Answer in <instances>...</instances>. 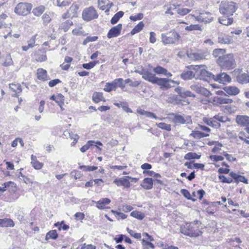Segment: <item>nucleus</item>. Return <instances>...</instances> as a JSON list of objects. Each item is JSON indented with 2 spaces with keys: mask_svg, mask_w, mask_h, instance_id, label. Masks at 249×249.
<instances>
[{
  "mask_svg": "<svg viewBox=\"0 0 249 249\" xmlns=\"http://www.w3.org/2000/svg\"><path fill=\"white\" fill-rule=\"evenodd\" d=\"M97 63L98 61H92L88 63H84L82 64V67L85 69L90 70L93 68Z\"/></svg>",
  "mask_w": 249,
  "mask_h": 249,
  "instance_id": "obj_47",
  "label": "nucleus"
},
{
  "mask_svg": "<svg viewBox=\"0 0 249 249\" xmlns=\"http://www.w3.org/2000/svg\"><path fill=\"white\" fill-rule=\"evenodd\" d=\"M64 96L61 93H59L57 95V99L55 102L61 107V105H64Z\"/></svg>",
  "mask_w": 249,
  "mask_h": 249,
  "instance_id": "obj_52",
  "label": "nucleus"
},
{
  "mask_svg": "<svg viewBox=\"0 0 249 249\" xmlns=\"http://www.w3.org/2000/svg\"><path fill=\"white\" fill-rule=\"evenodd\" d=\"M144 27V24L142 21H140L134 28L132 30L130 33L132 35L140 32Z\"/></svg>",
  "mask_w": 249,
  "mask_h": 249,
  "instance_id": "obj_32",
  "label": "nucleus"
},
{
  "mask_svg": "<svg viewBox=\"0 0 249 249\" xmlns=\"http://www.w3.org/2000/svg\"><path fill=\"white\" fill-rule=\"evenodd\" d=\"M31 164L32 166L36 169L39 170L43 166L42 163L39 162L38 161H32L31 162Z\"/></svg>",
  "mask_w": 249,
  "mask_h": 249,
  "instance_id": "obj_55",
  "label": "nucleus"
},
{
  "mask_svg": "<svg viewBox=\"0 0 249 249\" xmlns=\"http://www.w3.org/2000/svg\"><path fill=\"white\" fill-rule=\"evenodd\" d=\"M213 80L219 83L225 84L226 83H230L231 81V78L226 72H221L216 75H214Z\"/></svg>",
  "mask_w": 249,
  "mask_h": 249,
  "instance_id": "obj_9",
  "label": "nucleus"
},
{
  "mask_svg": "<svg viewBox=\"0 0 249 249\" xmlns=\"http://www.w3.org/2000/svg\"><path fill=\"white\" fill-rule=\"evenodd\" d=\"M126 231L130 234L131 236L134 237L136 239H140L141 238V234L140 233H136L132 230H130L128 228H126Z\"/></svg>",
  "mask_w": 249,
  "mask_h": 249,
  "instance_id": "obj_51",
  "label": "nucleus"
},
{
  "mask_svg": "<svg viewBox=\"0 0 249 249\" xmlns=\"http://www.w3.org/2000/svg\"><path fill=\"white\" fill-rule=\"evenodd\" d=\"M95 142L93 141H89L87 143L83 146L80 148V151L82 153L85 152L87 150H88L90 147L94 146V143ZM94 146L97 147V145H94Z\"/></svg>",
  "mask_w": 249,
  "mask_h": 249,
  "instance_id": "obj_38",
  "label": "nucleus"
},
{
  "mask_svg": "<svg viewBox=\"0 0 249 249\" xmlns=\"http://www.w3.org/2000/svg\"><path fill=\"white\" fill-rule=\"evenodd\" d=\"M142 78L145 80L154 84L157 77L156 76L155 74L151 73L147 70Z\"/></svg>",
  "mask_w": 249,
  "mask_h": 249,
  "instance_id": "obj_18",
  "label": "nucleus"
},
{
  "mask_svg": "<svg viewBox=\"0 0 249 249\" xmlns=\"http://www.w3.org/2000/svg\"><path fill=\"white\" fill-rule=\"evenodd\" d=\"M92 99L95 103H98L100 101L106 102L103 93L100 92H94L92 94Z\"/></svg>",
  "mask_w": 249,
  "mask_h": 249,
  "instance_id": "obj_21",
  "label": "nucleus"
},
{
  "mask_svg": "<svg viewBox=\"0 0 249 249\" xmlns=\"http://www.w3.org/2000/svg\"><path fill=\"white\" fill-rule=\"evenodd\" d=\"M129 176L123 177L119 178H116L114 180L113 183L118 186H123L125 188H128L130 186L129 181L127 179Z\"/></svg>",
  "mask_w": 249,
  "mask_h": 249,
  "instance_id": "obj_14",
  "label": "nucleus"
},
{
  "mask_svg": "<svg viewBox=\"0 0 249 249\" xmlns=\"http://www.w3.org/2000/svg\"><path fill=\"white\" fill-rule=\"evenodd\" d=\"M58 237V234L56 230H51L46 233L45 239L46 241L50 239L56 240Z\"/></svg>",
  "mask_w": 249,
  "mask_h": 249,
  "instance_id": "obj_27",
  "label": "nucleus"
},
{
  "mask_svg": "<svg viewBox=\"0 0 249 249\" xmlns=\"http://www.w3.org/2000/svg\"><path fill=\"white\" fill-rule=\"evenodd\" d=\"M199 94H202L206 97H209L212 94L209 90L203 87L201 88Z\"/></svg>",
  "mask_w": 249,
  "mask_h": 249,
  "instance_id": "obj_59",
  "label": "nucleus"
},
{
  "mask_svg": "<svg viewBox=\"0 0 249 249\" xmlns=\"http://www.w3.org/2000/svg\"><path fill=\"white\" fill-rule=\"evenodd\" d=\"M168 102L174 105H179L181 104V100L177 95H173L168 98Z\"/></svg>",
  "mask_w": 249,
  "mask_h": 249,
  "instance_id": "obj_40",
  "label": "nucleus"
},
{
  "mask_svg": "<svg viewBox=\"0 0 249 249\" xmlns=\"http://www.w3.org/2000/svg\"><path fill=\"white\" fill-rule=\"evenodd\" d=\"M195 77V74L191 71H184L180 74V77L184 80H189Z\"/></svg>",
  "mask_w": 249,
  "mask_h": 249,
  "instance_id": "obj_24",
  "label": "nucleus"
},
{
  "mask_svg": "<svg viewBox=\"0 0 249 249\" xmlns=\"http://www.w3.org/2000/svg\"><path fill=\"white\" fill-rule=\"evenodd\" d=\"M219 66L223 69L230 70L234 68L236 66L234 55L232 53L224 54L223 56L219 57L216 60Z\"/></svg>",
  "mask_w": 249,
  "mask_h": 249,
  "instance_id": "obj_1",
  "label": "nucleus"
},
{
  "mask_svg": "<svg viewBox=\"0 0 249 249\" xmlns=\"http://www.w3.org/2000/svg\"><path fill=\"white\" fill-rule=\"evenodd\" d=\"M210 158L215 162L224 160V157L220 155H211Z\"/></svg>",
  "mask_w": 249,
  "mask_h": 249,
  "instance_id": "obj_62",
  "label": "nucleus"
},
{
  "mask_svg": "<svg viewBox=\"0 0 249 249\" xmlns=\"http://www.w3.org/2000/svg\"><path fill=\"white\" fill-rule=\"evenodd\" d=\"M124 14L123 11H119L116 13L110 20V23L114 25L118 22L120 18H121Z\"/></svg>",
  "mask_w": 249,
  "mask_h": 249,
  "instance_id": "obj_28",
  "label": "nucleus"
},
{
  "mask_svg": "<svg viewBox=\"0 0 249 249\" xmlns=\"http://www.w3.org/2000/svg\"><path fill=\"white\" fill-rule=\"evenodd\" d=\"M153 71L157 74H164L167 72V70L161 66H158L153 69Z\"/></svg>",
  "mask_w": 249,
  "mask_h": 249,
  "instance_id": "obj_43",
  "label": "nucleus"
},
{
  "mask_svg": "<svg viewBox=\"0 0 249 249\" xmlns=\"http://www.w3.org/2000/svg\"><path fill=\"white\" fill-rule=\"evenodd\" d=\"M226 53V50L223 49H215L213 51V55L214 57H218L223 56Z\"/></svg>",
  "mask_w": 249,
  "mask_h": 249,
  "instance_id": "obj_34",
  "label": "nucleus"
},
{
  "mask_svg": "<svg viewBox=\"0 0 249 249\" xmlns=\"http://www.w3.org/2000/svg\"><path fill=\"white\" fill-rule=\"evenodd\" d=\"M72 25V21L70 19H68L61 24L60 28L61 29L63 30L65 32H66L68 31L70 26Z\"/></svg>",
  "mask_w": 249,
  "mask_h": 249,
  "instance_id": "obj_33",
  "label": "nucleus"
},
{
  "mask_svg": "<svg viewBox=\"0 0 249 249\" xmlns=\"http://www.w3.org/2000/svg\"><path fill=\"white\" fill-rule=\"evenodd\" d=\"M156 125L162 129L165 130L167 131L171 130V125L170 124H167L165 123H157Z\"/></svg>",
  "mask_w": 249,
  "mask_h": 249,
  "instance_id": "obj_45",
  "label": "nucleus"
},
{
  "mask_svg": "<svg viewBox=\"0 0 249 249\" xmlns=\"http://www.w3.org/2000/svg\"><path fill=\"white\" fill-rule=\"evenodd\" d=\"M201 157V155H198L196 153L189 152L184 156V159L187 160H191L192 159H199Z\"/></svg>",
  "mask_w": 249,
  "mask_h": 249,
  "instance_id": "obj_36",
  "label": "nucleus"
},
{
  "mask_svg": "<svg viewBox=\"0 0 249 249\" xmlns=\"http://www.w3.org/2000/svg\"><path fill=\"white\" fill-rule=\"evenodd\" d=\"M122 29V24L120 23L111 28L107 34L108 38H111L118 36L121 33Z\"/></svg>",
  "mask_w": 249,
  "mask_h": 249,
  "instance_id": "obj_11",
  "label": "nucleus"
},
{
  "mask_svg": "<svg viewBox=\"0 0 249 249\" xmlns=\"http://www.w3.org/2000/svg\"><path fill=\"white\" fill-rule=\"evenodd\" d=\"M97 168L98 167L97 166H95L82 165L79 167L80 169H82L85 171H92L96 170Z\"/></svg>",
  "mask_w": 249,
  "mask_h": 249,
  "instance_id": "obj_49",
  "label": "nucleus"
},
{
  "mask_svg": "<svg viewBox=\"0 0 249 249\" xmlns=\"http://www.w3.org/2000/svg\"><path fill=\"white\" fill-rule=\"evenodd\" d=\"M218 178L220 180V181L223 183H231L232 182V181H233V180L232 178H227L224 175L218 176Z\"/></svg>",
  "mask_w": 249,
  "mask_h": 249,
  "instance_id": "obj_53",
  "label": "nucleus"
},
{
  "mask_svg": "<svg viewBox=\"0 0 249 249\" xmlns=\"http://www.w3.org/2000/svg\"><path fill=\"white\" fill-rule=\"evenodd\" d=\"M47 56L45 54H37L36 55V60L38 62H43L46 60Z\"/></svg>",
  "mask_w": 249,
  "mask_h": 249,
  "instance_id": "obj_61",
  "label": "nucleus"
},
{
  "mask_svg": "<svg viewBox=\"0 0 249 249\" xmlns=\"http://www.w3.org/2000/svg\"><path fill=\"white\" fill-rule=\"evenodd\" d=\"M204 67L202 65H194L193 70L196 71L195 76H196V78H197L198 76L199 75V72L201 71V69Z\"/></svg>",
  "mask_w": 249,
  "mask_h": 249,
  "instance_id": "obj_56",
  "label": "nucleus"
},
{
  "mask_svg": "<svg viewBox=\"0 0 249 249\" xmlns=\"http://www.w3.org/2000/svg\"><path fill=\"white\" fill-rule=\"evenodd\" d=\"M42 19L43 20L44 24H45L46 25L48 23H49L50 22V21L51 20V18L49 16V15H48L47 14H44L42 16Z\"/></svg>",
  "mask_w": 249,
  "mask_h": 249,
  "instance_id": "obj_64",
  "label": "nucleus"
},
{
  "mask_svg": "<svg viewBox=\"0 0 249 249\" xmlns=\"http://www.w3.org/2000/svg\"><path fill=\"white\" fill-rule=\"evenodd\" d=\"M13 63V60L10 56H7L5 58V61L3 63V66L8 67L12 65Z\"/></svg>",
  "mask_w": 249,
  "mask_h": 249,
  "instance_id": "obj_57",
  "label": "nucleus"
},
{
  "mask_svg": "<svg viewBox=\"0 0 249 249\" xmlns=\"http://www.w3.org/2000/svg\"><path fill=\"white\" fill-rule=\"evenodd\" d=\"M9 88L16 93H20L22 91L21 87L20 84H9Z\"/></svg>",
  "mask_w": 249,
  "mask_h": 249,
  "instance_id": "obj_31",
  "label": "nucleus"
},
{
  "mask_svg": "<svg viewBox=\"0 0 249 249\" xmlns=\"http://www.w3.org/2000/svg\"><path fill=\"white\" fill-rule=\"evenodd\" d=\"M32 8L31 3L20 2L15 8L14 12L19 16H26L30 13Z\"/></svg>",
  "mask_w": 249,
  "mask_h": 249,
  "instance_id": "obj_4",
  "label": "nucleus"
},
{
  "mask_svg": "<svg viewBox=\"0 0 249 249\" xmlns=\"http://www.w3.org/2000/svg\"><path fill=\"white\" fill-rule=\"evenodd\" d=\"M180 232L185 235L192 237H198L202 233L200 231L195 230L190 224L188 223L183 228H181Z\"/></svg>",
  "mask_w": 249,
  "mask_h": 249,
  "instance_id": "obj_5",
  "label": "nucleus"
},
{
  "mask_svg": "<svg viewBox=\"0 0 249 249\" xmlns=\"http://www.w3.org/2000/svg\"><path fill=\"white\" fill-rule=\"evenodd\" d=\"M214 75L211 72L206 71L204 68L201 69L199 72V75L197 78L202 79L205 81H209L212 79H214Z\"/></svg>",
  "mask_w": 249,
  "mask_h": 249,
  "instance_id": "obj_12",
  "label": "nucleus"
},
{
  "mask_svg": "<svg viewBox=\"0 0 249 249\" xmlns=\"http://www.w3.org/2000/svg\"><path fill=\"white\" fill-rule=\"evenodd\" d=\"M98 17L97 11L93 6L85 8L82 13V18L85 21H89Z\"/></svg>",
  "mask_w": 249,
  "mask_h": 249,
  "instance_id": "obj_6",
  "label": "nucleus"
},
{
  "mask_svg": "<svg viewBox=\"0 0 249 249\" xmlns=\"http://www.w3.org/2000/svg\"><path fill=\"white\" fill-rule=\"evenodd\" d=\"M54 226L57 227L59 230L62 229L64 231H66L69 228V226L65 224L64 221L55 223Z\"/></svg>",
  "mask_w": 249,
  "mask_h": 249,
  "instance_id": "obj_42",
  "label": "nucleus"
},
{
  "mask_svg": "<svg viewBox=\"0 0 249 249\" xmlns=\"http://www.w3.org/2000/svg\"><path fill=\"white\" fill-rule=\"evenodd\" d=\"M213 118L216 120L221 123H225L226 122L230 121V119L227 116H222L220 114L214 116Z\"/></svg>",
  "mask_w": 249,
  "mask_h": 249,
  "instance_id": "obj_39",
  "label": "nucleus"
},
{
  "mask_svg": "<svg viewBox=\"0 0 249 249\" xmlns=\"http://www.w3.org/2000/svg\"><path fill=\"white\" fill-rule=\"evenodd\" d=\"M37 76L38 79L45 80L47 77V71L43 69L39 68L37 71Z\"/></svg>",
  "mask_w": 249,
  "mask_h": 249,
  "instance_id": "obj_30",
  "label": "nucleus"
},
{
  "mask_svg": "<svg viewBox=\"0 0 249 249\" xmlns=\"http://www.w3.org/2000/svg\"><path fill=\"white\" fill-rule=\"evenodd\" d=\"M111 212L113 214H114L116 216H118L122 219H124L127 217V215L124 214L123 213L118 212L115 210H111Z\"/></svg>",
  "mask_w": 249,
  "mask_h": 249,
  "instance_id": "obj_58",
  "label": "nucleus"
},
{
  "mask_svg": "<svg viewBox=\"0 0 249 249\" xmlns=\"http://www.w3.org/2000/svg\"><path fill=\"white\" fill-rule=\"evenodd\" d=\"M175 91L182 98H185L188 97H196V95L191 91L186 90L182 87H178L175 89Z\"/></svg>",
  "mask_w": 249,
  "mask_h": 249,
  "instance_id": "obj_10",
  "label": "nucleus"
},
{
  "mask_svg": "<svg viewBox=\"0 0 249 249\" xmlns=\"http://www.w3.org/2000/svg\"><path fill=\"white\" fill-rule=\"evenodd\" d=\"M125 84H129V86L132 87H138L140 83L138 81H132L130 78L126 79L124 80Z\"/></svg>",
  "mask_w": 249,
  "mask_h": 249,
  "instance_id": "obj_48",
  "label": "nucleus"
},
{
  "mask_svg": "<svg viewBox=\"0 0 249 249\" xmlns=\"http://www.w3.org/2000/svg\"><path fill=\"white\" fill-rule=\"evenodd\" d=\"M171 115L174 116L173 121L176 124H184L186 122L189 123L190 122H191V117L190 116H187L186 119H185L181 115L172 113Z\"/></svg>",
  "mask_w": 249,
  "mask_h": 249,
  "instance_id": "obj_13",
  "label": "nucleus"
},
{
  "mask_svg": "<svg viewBox=\"0 0 249 249\" xmlns=\"http://www.w3.org/2000/svg\"><path fill=\"white\" fill-rule=\"evenodd\" d=\"M143 17V15L142 13H139L137 15L135 16H131L129 18L132 21H136L137 20H141Z\"/></svg>",
  "mask_w": 249,
  "mask_h": 249,
  "instance_id": "obj_60",
  "label": "nucleus"
},
{
  "mask_svg": "<svg viewBox=\"0 0 249 249\" xmlns=\"http://www.w3.org/2000/svg\"><path fill=\"white\" fill-rule=\"evenodd\" d=\"M190 136L193 137L195 139H199L204 137H208L209 134L198 130H193L190 134Z\"/></svg>",
  "mask_w": 249,
  "mask_h": 249,
  "instance_id": "obj_23",
  "label": "nucleus"
},
{
  "mask_svg": "<svg viewBox=\"0 0 249 249\" xmlns=\"http://www.w3.org/2000/svg\"><path fill=\"white\" fill-rule=\"evenodd\" d=\"M223 89L227 94L230 95H236L240 91L239 89L234 86L225 87Z\"/></svg>",
  "mask_w": 249,
  "mask_h": 249,
  "instance_id": "obj_19",
  "label": "nucleus"
},
{
  "mask_svg": "<svg viewBox=\"0 0 249 249\" xmlns=\"http://www.w3.org/2000/svg\"><path fill=\"white\" fill-rule=\"evenodd\" d=\"M236 122L241 126L249 125V117L248 116L238 115L236 117Z\"/></svg>",
  "mask_w": 249,
  "mask_h": 249,
  "instance_id": "obj_16",
  "label": "nucleus"
},
{
  "mask_svg": "<svg viewBox=\"0 0 249 249\" xmlns=\"http://www.w3.org/2000/svg\"><path fill=\"white\" fill-rule=\"evenodd\" d=\"M191 10L187 8L178 9L177 10L178 13L181 16H184L190 12Z\"/></svg>",
  "mask_w": 249,
  "mask_h": 249,
  "instance_id": "obj_63",
  "label": "nucleus"
},
{
  "mask_svg": "<svg viewBox=\"0 0 249 249\" xmlns=\"http://www.w3.org/2000/svg\"><path fill=\"white\" fill-rule=\"evenodd\" d=\"M14 226V221L10 218L0 219V227H13Z\"/></svg>",
  "mask_w": 249,
  "mask_h": 249,
  "instance_id": "obj_20",
  "label": "nucleus"
},
{
  "mask_svg": "<svg viewBox=\"0 0 249 249\" xmlns=\"http://www.w3.org/2000/svg\"><path fill=\"white\" fill-rule=\"evenodd\" d=\"M209 14V13L203 14L201 13L196 18L197 21L204 22H210L212 20V17L208 18L205 16V15Z\"/></svg>",
  "mask_w": 249,
  "mask_h": 249,
  "instance_id": "obj_35",
  "label": "nucleus"
},
{
  "mask_svg": "<svg viewBox=\"0 0 249 249\" xmlns=\"http://www.w3.org/2000/svg\"><path fill=\"white\" fill-rule=\"evenodd\" d=\"M186 54L187 56L193 60H198L202 59L204 57L201 54H199L197 53H189L188 51L186 52Z\"/></svg>",
  "mask_w": 249,
  "mask_h": 249,
  "instance_id": "obj_25",
  "label": "nucleus"
},
{
  "mask_svg": "<svg viewBox=\"0 0 249 249\" xmlns=\"http://www.w3.org/2000/svg\"><path fill=\"white\" fill-rule=\"evenodd\" d=\"M237 8L232 1H222L219 6V11L221 14L229 17L233 15Z\"/></svg>",
  "mask_w": 249,
  "mask_h": 249,
  "instance_id": "obj_2",
  "label": "nucleus"
},
{
  "mask_svg": "<svg viewBox=\"0 0 249 249\" xmlns=\"http://www.w3.org/2000/svg\"><path fill=\"white\" fill-rule=\"evenodd\" d=\"M186 31H192L194 30H201V26L198 24H191L185 28Z\"/></svg>",
  "mask_w": 249,
  "mask_h": 249,
  "instance_id": "obj_46",
  "label": "nucleus"
},
{
  "mask_svg": "<svg viewBox=\"0 0 249 249\" xmlns=\"http://www.w3.org/2000/svg\"><path fill=\"white\" fill-rule=\"evenodd\" d=\"M92 202L97 204L96 207L99 209L103 210L106 208V205H107L110 203L111 200L108 198H102L97 202L94 200H93Z\"/></svg>",
  "mask_w": 249,
  "mask_h": 249,
  "instance_id": "obj_17",
  "label": "nucleus"
},
{
  "mask_svg": "<svg viewBox=\"0 0 249 249\" xmlns=\"http://www.w3.org/2000/svg\"><path fill=\"white\" fill-rule=\"evenodd\" d=\"M219 22L224 25H229L233 22V18H230L227 16L221 18H219Z\"/></svg>",
  "mask_w": 249,
  "mask_h": 249,
  "instance_id": "obj_29",
  "label": "nucleus"
},
{
  "mask_svg": "<svg viewBox=\"0 0 249 249\" xmlns=\"http://www.w3.org/2000/svg\"><path fill=\"white\" fill-rule=\"evenodd\" d=\"M44 10L45 7L41 5L34 8L33 10V13L34 15L39 17L44 12Z\"/></svg>",
  "mask_w": 249,
  "mask_h": 249,
  "instance_id": "obj_37",
  "label": "nucleus"
},
{
  "mask_svg": "<svg viewBox=\"0 0 249 249\" xmlns=\"http://www.w3.org/2000/svg\"><path fill=\"white\" fill-rule=\"evenodd\" d=\"M162 42L164 44H174L173 31H171L166 34H161Z\"/></svg>",
  "mask_w": 249,
  "mask_h": 249,
  "instance_id": "obj_15",
  "label": "nucleus"
},
{
  "mask_svg": "<svg viewBox=\"0 0 249 249\" xmlns=\"http://www.w3.org/2000/svg\"><path fill=\"white\" fill-rule=\"evenodd\" d=\"M130 215L140 220H142L144 217V213L137 211L132 212Z\"/></svg>",
  "mask_w": 249,
  "mask_h": 249,
  "instance_id": "obj_41",
  "label": "nucleus"
},
{
  "mask_svg": "<svg viewBox=\"0 0 249 249\" xmlns=\"http://www.w3.org/2000/svg\"><path fill=\"white\" fill-rule=\"evenodd\" d=\"M118 87L121 88L122 89H124L125 87L124 80L122 78H116L110 83H107L104 88V90L109 92L112 90H115Z\"/></svg>",
  "mask_w": 249,
  "mask_h": 249,
  "instance_id": "obj_3",
  "label": "nucleus"
},
{
  "mask_svg": "<svg viewBox=\"0 0 249 249\" xmlns=\"http://www.w3.org/2000/svg\"><path fill=\"white\" fill-rule=\"evenodd\" d=\"M236 80L240 84H247L249 82V75L248 73H242V70L236 69L232 72Z\"/></svg>",
  "mask_w": 249,
  "mask_h": 249,
  "instance_id": "obj_7",
  "label": "nucleus"
},
{
  "mask_svg": "<svg viewBox=\"0 0 249 249\" xmlns=\"http://www.w3.org/2000/svg\"><path fill=\"white\" fill-rule=\"evenodd\" d=\"M72 0H57V5L59 7H64L69 5Z\"/></svg>",
  "mask_w": 249,
  "mask_h": 249,
  "instance_id": "obj_50",
  "label": "nucleus"
},
{
  "mask_svg": "<svg viewBox=\"0 0 249 249\" xmlns=\"http://www.w3.org/2000/svg\"><path fill=\"white\" fill-rule=\"evenodd\" d=\"M202 87L199 84H193L190 87L191 90L196 91V93L199 94Z\"/></svg>",
  "mask_w": 249,
  "mask_h": 249,
  "instance_id": "obj_54",
  "label": "nucleus"
},
{
  "mask_svg": "<svg viewBox=\"0 0 249 249\" xmlns=\"http://www.w3.org/2000/svg\"><path fill=\"white\" fill-rule=\"evenodd\" d=\"M169 82L177 83L176 81L171 79L159 78L157 77L154 84H157L160 86V88L161 89L164 90L169 89L172 87V86L169 84Z\"/></svg>",
  "mask_w": 249,
  "mask_h": 249,
  "instance_id": "obj_8",
  "label": "nucleus"
},
{
  "mask_svg": "<svg viewBox=\"0 0 249 249\" xmlns=\"http://www.w3.org/2000/svg\"><path fill=\"white\" fill-rule=\"evenodd\" d=\"M218 42L222 44H229L232 42V39L228 36H222L218 37Z\"/></svg>",
  "mask_w": 249,
  "mask_h": 249,
  "instance_id": "obj_26",
  "label": "nucleus"
},
{
  "mask_svg": "<svg viewBox=\"0 0 249 249\" xmlns=\"http://www.w3.org/2000/svg\"><path fill=\"white\" fill-rule=\"evenodd\" d=\"M141 185L145 189H151L153 185V180L151 178H145Z\"/></svg>",
  "mask_w": 249,
  "mask_h": 249,
  "instance_id": "obj_22",
  "label": "nucleus"
},
{
  "mask_svg": "<svg viewBox=\"0 0 249 249\" xmlns=\"http://www.w3.org/2000/svg\"><path fill=\"white\" fill-rule=\"evenodd\" d=\"M180 193L182 194V195L186 198L188 200H191L193 201H195L196 200V199L193 198L191 197V196L189 193V192L185 189H182L180 190Z\"/></svg>",
  "mask_w": 249,
  "mask_h": 249,
  "instance_id": "obj_44",
  "label": "nucleus"
}]
</instances>
